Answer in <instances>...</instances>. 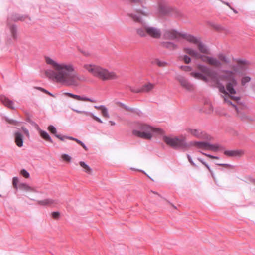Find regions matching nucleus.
Segmentation results:
<instances>
[{"mask_svg": "<svg viewBox=\"0 0 255 255\" xmlns=\"http://www.w3.org/2000/svg\"><path fill=\"white\" fill-rule=\"evenodd\" d=\"M183 51L186 54L196 59H200L202 62L210 66L219 68L230 63V58L223 53H220L216 57L201 54L197 51L190 47H184Z\"/></svg>", "mask_w": 255, "mask_h": 255, "instance_id": "7ed1b4c3", "label": "nucleus"}, {"mask_svg": "<svg viewBox=\"0 0 255 255\" xmlns=\"http://www.w3.org/2000/svg\"><path fill=\"white\" fill-rule=\"evenodd\" d=\"M59 215H60V213L58 212H53L52 213V216L54 219L58 218L59 216Z\"/></svg>", "mask_w": 255, "mask_h": 255, "instance_id": "8fccbe9b", "label": "nucleus"}, {"mask_svg": "<svg viewBox=\"0 0 255 255\" xmlns=\"http://www.w3.org/2000/svg\"><path fill=\"white\" fill-rule=\"evenodd\" d=\"M163 46L164 47L166 48L171 50H175L177 49L178 47L177 45L170 42L164 43L163 44Z\"/></svg>", "mask_w": 255, "mask_h": 255, "instance_id": "c85d7f7f", "label": "nucleus"}, {"mask_svg": "<svg viewBox=\"0 0 255 255\" xmlns=\"http://www.w3.org/2000/svg\"><path fill=\"white\" fill-rule=\"evenodd\" d=\"M36 88L38 89V90H40V91H42V92H44V93H46L49 94V95H50V96H51L52 97H54V95L52 93L48 92L46 90H45V89H43V88H42L41 87H37Z\"/></svg>", "mask_w": 255, "mask_h": 255, "instance_id": "49530a36", "label": "nucleus"}, {"mask_svg": "<svg viewBox=\"0 0 255 255\" xmlns=\"http://www.w3.org/2000/svg\"><path fill=\"white\" fill-rule=\"evenodd\" d=\"M7 121L10 123V124H14V125H16L17 123V121L14 120H13V119H7Z\"/></svg>", "mask_w": 255, "mask_h": 255, "instance_id": "3c124183", "label": "nucleus"}, {"mask_svg": "<svg viewBox=\"0 0 255 255\" xmlns=\"http://www.w3.org/2000/svg\"><path fill=\"white\" fill-rule=\"evenodd\" d=\"M224 3L228 5L231 9H233L232 7L229 5V4L228 3L224 2Z\"/></svg>", "mask_w": 255, "mask_h": 255, "instance_id": "69168bd1", "label": "nucleus"}, {"mask_svg": "<svg viewBox=\"0 0 255 255\" xmlns=\"http://www.w3.org/2000/svg\"><path fill=\"white\" fill-rule=\"evenodd\" d=\"M136 33L140 37H145L148 35L155 39H159L161 36V32L159 29L151 26H144L137 28Z\"/></svg>", "mask_w": 255, "mask_h": 255, "instance_id": "423d86ee", "label": "nucleus"}, {"mask_svg": "<svg viewBox=\"0 0 255 255\" xmlns=\"http://www.w3.org/2000/svg\"><path fill=\"white\" fill-rule=\"evenodd\" d=\"M109 123L110 124V125L111 126H114L115 125V122H113V121H109Z\"/></svg>", "mask_w": 255, "mask_h": 255, "instance_id": "0e129e2a", "label": "nucleus"}, {"mask_svg": "<svg viewBox=\"0 0 255 255\" xmlns=\"http://www.w3.org/2000/svg\"><path fill=\"white\" fill-rule=\"evenodd\" d=\"M177 80L179 82L181 86L188 91L194 90V87L193 84L190 83L188 80L181 75H178L176 77Z\"/></svg>", "mask_w": 255, "mask_h": 255, "instance_id": "9d476101", "label": "nucleus"}, {"mask_svg": "<svg viewBox=\"0 0 255 255\" xmlns=\"http://www.w3.org/2000/svg\"><path fill=\"white\" fill-rule=\"evenodd\" d=\"M188 159H189V162H190L191 163H192V164H193V165H194V163L192 162V161H191V159H190V157H189V156H188Z\"/></svg>", "mask_w": 255, "mask_h": 255, "instance_id": "338daca9", "label": "nucleus"}, {"mask_svg": "<svg viewBox=\"0 0 255 255\" xmlns=\"http://www.w3.org/2000/svg\"><path fill=\"white\" fill-rule=\"evenodd\" d=\"M250 64L247 60H239L237 64L232 65L229 69L222 71L221 79L227 81L226 88L224 86H219V90L222 93L221 96L223 99L224 103L228 106L234 107L237 112V116L242 120H249L250 117L243 110H240L236 106V103L240 100V97L236 96V91L235 87L237 85V77L240 74L247 70Z\"/></svg>", "mask_w": 255, "mask_h": 255, "instance_id": "f257e3e1", "label": "nucleus"}, {"mask_svg": "<svg viewBox=\"0 0 255 255\" xmlns=\"http://www.w3.org/2000/svg\"><path fill=\"white\" fill-rule=\"evenodd\" d=\"M182 33H180L175 30H166L164 34L166 39L174 40L179 39L182 37Z\"/></svg>", "mask_w": 255, "mask_h": 255, "instance_id": "9b49d317", "label": "nucleus"}, {"mask_svg": "<svg viewBox=\"0 0 255 255\" xmlns=\"http://www.w3.org/2000/svg\"><path fill=\"white\" fill-rule=\"evenodd\" d=\"M140 130H134L133 134L138 137L150 140L153 136V133H161V130L159 128H155L147 125H142L140 127Z\"/></svg>", "mask_w": 255, "mask_h": 255, "instance_id": "39448f33", "label": "nucleus"}, {"mask_svg": "<svg viewBox=\"0 0 255 255\" xmlns=\"http://www.w3.org/2000/svg\"><path fill=\"white\" fill-rule=\"evenodd\" d=\"M202 154L205 155V156L211 159H219V157H217V156H212V155H211L210 154H207L206 153H202Z\"/></svg>", "mask_w": 255, "mask_h": 255, "instance_id": "de8ad7c7", "label": "nucleus"}, {"mask_svg": "<svg viewBox=\"0 0 255 255\" xmlns=\"http://www.w3.org/2000/svg\"><path fill=\"white\" fill-rule=\"evenodd\" d=\"M78 95H75L73 94V96H72V98H73L74 99H76V100H78Z\"/></svg>", "mask_w": 255, "mask_h": 255, "instance_id": "4d7b16f0", "label": "nucleus"}, {"mask_svg": "<svg viewBox=\"0 0 255 255\" xmlns=\"http://www.w3.org/2000/svg\"><path fill=\"white\" fill-rule=\"evenodd\" d=\"M141 15H147L146 14L140 11L128 14V15L130 18H131L134 22L138 23H142V18L141 17Z\"/></svg>", "mask_w": 255, "mask_h": 255, "instance_id": "ddd939ff", "label": "nucleus"}, {"mask_svg": "<svg viewBox=\"0 0 255 255\" xmlns=\"http://www.w3.org/2000/svg\"><path fill=\"white\" fill-rule=\"evenodd\" d=\"M80 165L84 169V172L88 174L92 173V169L90 166L83 161L79 162Z\"/></svg>", "mask_w": 255, "mask_h": 255, "instance_id": "cd10ccee", "label": "nucleus"}, {"mask_svg": "<svg viewBox=\"0 0 255 255\" xmlns=\"http://www.w3.org/2000/svg\"><path fill=\"white\" fill-rule=\"evenodd\" d=\"M81 53H82L85 56H88L89 55V53L87 51H83V50H81L80 51Z\"/></svg>", "mask_w": 255, "mask_h": 255, "instance_id": "6e6d98bb", "label": "nucleus"}, {"mask_svg": "<svg viewBox=\"0 0 255 255\" xmlns=\"http://www.w3.org/2000/svg\"><path fill=\"white\" fill-rule=\"evenodd\" d=\"M78 101H90L91 102H94L95 101V100L93 98H88L85 96H78Z\"/></svg>", "mask_w": 255, "mask_h": 255, "instance_id": "2f4dec72", "label": "nucleus"}, {"mask_svg": "<svg viewBox=\"0 0 255 255\" xmlns=\"http://www.w3.org/2000/svg\"><path fill=\"white\" fill-rule=\"evenodd\" d=\"M18 182H19V179H18V177H14L13 178L12 184H13L14 187L16 189L18 188L17 184H18Z\"/></svg>", "mask_w": 255, "mask_h": 255, "instance_id": "ea45409f", "label": "nucleus"}, {"mask_svg": "<svg viewBox=\"0 0 255 255\" xmlns=\"http://www.w3.org/2000/svg\"><path fill=\"white\" fill-rule=\"evenodd\" d=\"M21 129L23 131L24 133L26 135V136L28 138H29L30 134L28 130L24 127H22Z\"/></svg>", "mask_w": 255, "mask_h": 255, "instance_id": "c03bdc74", "label": "nucleus"}, {"mask_svg": "<svg viewBox=\"0 0 255 255\" xmlns=\"http://www.w3.org/2000/svg\"><path fill=\"white\" fill-rule=\"evenodd\" d=\"M180 69L184 71H191L192 70L191 67L188 66H181Z\"/></svg>", "mask_w": 255, "mask_h": 255, "instance_id": "79ce46f5", "label": "nucleus"}, {"mask_svg": "<svg viewBox=\"0 0 255 255\" xmlns=\"http://www.w3.org/2000/svg\"><path fill=\"white\" fill-rule=\"evenodd\" d=\"M84 67L93 75H96V67L94 65L85 64Z\"/></svg>", "mask_w": 255, "mask_h": 255, "instance_id": "bb28decb", "label": "nucleus"}, {"mask_svg": "<svg viewBox=\"0 0 255 255\" xmlns=\"http://www.w3.org/2000/svg\"><path fill=\"white\" fill-rule=\"evenodd\" d=\"M131 1L135 3H140L141 2V0H131Z\"/></svg>", "mask_w": 255, "mask_h": 255, "instance_id": "864d4df0", "label": "nucleus"}, {"mask_svg": "<svg viewBox=\"0 0 255 255\" xmlns=\"http://www.w3.org/2000/svg\"><path fill=\"white\" fill-rule=\"evenodd\" d=\"M97 112L106 119L109 118L110 117L108 109L104 106H97Z\"/></svg>", "mask_w": 255, "mask_h": 255, "instance_id": "a211bd4d", "label": "nucleus"}, {"mask_svg": "<svg viewBox=\"0 0 255 255\" xmlns=\"http://www.w3.org/2000/svg\"><path fill=\"white\" fill-rule=\"evenodd\" d=\"M251 80V78L249 76H245L242 78L241 80V84L242 85H244L246 83L250 82Z\"/></svg>", "mask_w": 255, "mask_h": 255, "instance_id": "4c0bfd02", "label": "nucleus"}, {"mask_svg": "<svg viewBox=\"0 0 255 255\" xmlns=\"http://www.w3.org/2000/svg\"><path fill=\"white\" fill-rule=\"evenodd\" d=\"M45 61L54 70L52 71L53 78L64 86L77 87L79 81L84 80V77L75 71L74 65L71 63H59L49 57H45Z\"/></svg>", "mask_w": 255, "mask_h": 255, "instance_id": "f03ea898", "label": "nucleus"}, {"mask_svg": "<svg viewBox=\"0 0 255 255\" xmlns=\"http://www.w3.org/2000/svg\"><path fill=\"white\" fill-rule=\"evenodd\" d=\"M0 100L5 106H7V107L12 109H14V103L13 101L9 100L5 96H0Z\"/></svg>", "mask_w": 255, "mask_h": 255, "instance_id": "6ab92c4d", "label": "nucleus"}, {"mask_svg": "<svg viewBox=\"0 0 255 255\" xmlns=\"http://www.w3.org/2000/svg\"><path fill=\"white\" fill-rule=\"evenodd\" d=\"M25 17H24L23 16H20L19 14H15L12 16V19L14 21H17V20H21L22 21V20H24Z\"/></svg>", "mask_w": 255, "mask_h": 255, "instance_id": "c9c22d12", "label": "nucleus"}, {"mask_svg": "<svg viewBox=\"0 0 255 255\" xmlns=\"http://www.w3.org/2000/svg\"><path fill=\"white\" fill-rule=\"evenodd\" d=\"M61 158L63 159V160L68 162H70L72 159L71 157L67 154H63L61 156Z\"/></svg>", "mask_w": 255, "mask_h": 255, "instance_id": "f704fd0d", "label": "nucleus"}, {"mask_svg": "<svg viewBox=\"0 0 255 255\" xmlns=\"http://www.w3.org/2000/svg\"><path fill=\"white\" fill-rule=\"evenodd\" d=\"M182 59L186 64H189L191 61V58L187 55H184L182 57Z\"/></svg>", "mask_w": 255, "mask_h": 255, "instance_id": "58836bf2", "label": "nucleus"}, {"mask_svg": "<svg viewBox=\"0 0 255 255\" xmlns=\"http://www.w3.org/2000/svg\"><path fill=\"white\" fill-rule=\"evenodd\" d=\"M185 131L190 135L197 138L210 140L211 137L200 129L187 128Z\"/></svg>", "mask_w": 255, "mask_h": 255, "instance_id": "1a4fd4ad", "label": "nucleus"}, {"mask_svg": "<svg viewBox=\"0 0 255 255\" xmlns=\"http://www.w3.org/2000/svg\"><path fill=\"white\" fill-rule=\"evenodd\" d=\"M190 75L195 78L201 80L205 82H208L209 81H210L209 77H208L207 76L205 75L203 73H201L199 72H191L190 73Z\"/></svg>", "mask_w": 255, "mask_h": 255, "instance_id": "aec40b11", "label": "nucleus"}, {"mask_svg": "<svg viewBox=\"0 0 255 255\" xmlns=\"http://www.w3.org/2000/svg\"><path fill=\"white\" fill-rule=\"evenodd\" d=\"M81 145L83 147V148L85 150H88V148H87V146H86V145L84 143H83L82 144H81Z\"/></svg>", "mask_w": 255, "mask_h": 255, "instance_id": "bf43d9fd", "label": "nucleus"}, {"mask_svg": "<svg viewBox=\"0 0 255 255\" xmlns=\"http://www.w3.org/2000/svg\"><path fill=\"white\" fill-rule=\"evenodd\" d=\"M21 174L25 178H28L30 176L29 173L24 169L21 170L20 172Z\"/></svg>", "mask_w": 255, "mask_h": 255, "instance_id": "a19ab883", "label": "nucleus"}, {"mask_svg": "<svg viewBox=\"0 0 255 255\" xmlns=\"http://www.w3.org/2000/svg\"><path fill=\"white\" fill-rule=\"evenodd\" d=\"M68 139L75 141L77 143H78V144H79L80 145L82 144L83 143L82 141H80L78 139L74 138L73 137H68Z\"/></svg>", "mask_w": 255, "mask_h": 255, "instance_id": "09e8293b", "label": "nucleus"}, {"mask_svg": "<svg viewBox=\"0 0 255 255\" xmlns=\"http://www.w3.org/2000/svg\"><path fill=\"white\" fill-rule=\"evenodd\" d=\"M219 145L218 144H210L209 143V147L208 150H211L213 151H216L219 149Z\"/></svg>", "mask_w": 255, "mask_h": 255, "instance_id": "72a5a7b5", "label": "nucleus"}, {"mask_svg": "<svg viewBox=\"0 0 255 255\" xmlns=\"http://www.w3.org/2000/svg\"><path fill=\"white\" fill-rule=\"evenodd\" d=\"M186 137L181 136L180 137H169L164 136L163 141L168 146L174 148L188 149L190 147L189 143L186 142Z\"/></svg>", "mask_w": 255, "mask_h": 255, "instance_id": "20e7f679", "label": "nucleus"}, {"mask_svg": "<svg viewBox=\"0 0 255 255\" xmlns=\"http://www.w3.org/2000/svg\"><path fill=\"white\" fill-rule=\"evenodd\" d=\"M199 160L200 161V162L202 164H203L205 166H206V165H207V164L204 162L203 160H201V159H199Z\"/></svg>", "mask_w": 255, "mask_h": 255, "instance_id": "e2e57ef3", "label": "nucleus"}, {"mask_svg": "<svg viewBox=\"0 0 255 255\" xmlns=\"http://www.w3.org/2000/svg\"><path fill=\"white\" fill-rule=\"evenodd\" d=\"M20 190H24L27 192H36L37 191L32 187L29 186L26 183H21L18 186Z\"/></svg>", "mask_w": 255, "mask_h": 255, "instance_id": "b1692460", "label": "nucleus"}, {"mask_svg": "<svg viewBox=\"0 0 255 255\" xmlns=\"http://www.w3.org/2000/svg\"><path fill=\"white\" fill-rule=\"evenodd\" d=\"M182 38L186 40L187 41L190 43L196 44L199 41V39L194 37V36L185 33H182Z\"/></svg>", "mask_w": 255, "mask_h": 255, "instance_id": "2eb2a0df", "label": "nucleus"}, {"mask_svg": "<svg viewBox=\"0 0 255 255\" xmlns=\"http://www.w3.org/2000/svg\"><path fill=\"white\" fill-rule=\"evenodd\" d=\"M212 27L216 30L219 32H223L225 34L229 33V30L225 27L222 26L221 25L214 24L212 25Z\"/></svg>", "mask_w": 255, "mask_h": 255, "instance_id": "a878e982", "label": "nucleus"}, {"mask_svg": "<svg viewBox=\"0 0 255 255\" xmlns=\"http://www.w3.org/2000/svg\"><path fill=\"white\" fill-rule=\"evenodd\" d=\"M81 145L83 147V148L85 150H88V148H87V146H86V145L84 143H83L82 144H81Z\"/></svg>", "mask_w": 255, "mask_h": 255, "instance_id": "13d9d810", "label": "nucleus"}, {"mask_svg": "<svg viewBox=\"0 0 255 255\" xmlns=\"http://www.w3.org/2000/svg\"><path fill=\"white\" fill-rule=\"evenodd\" d=\"M155 86V84L147 82L143 84L140 88L132 90V91L134 93H148L151 92Z\"/></svg>", "mask_w": 255, "mask_h": 255, "instance_id": "f8f14e48", "label": "nucleus"}, {"mask_svg": "<svg viewBox=\"0 0 255 255\" xmlns=\"http://www.w3.org/2000/svg\"><path fill=\"white\" fill-rule=\"evenodd\" d=\"M38 202L39 204L41 205H53L56 204L58 201L56 200L48 198L38 201Z\"/></svg>", "mask_w": 255, "mask_h": 255, "instance_id": "4be33fe9", "label": "nucleus"}, {"mask_svg": "<svg viewBox=\"0 0 255 255\" xmlns=\"http://www.w3.org/2000/svg\"><path fill=\"white\" fill-rule=\"evenodd\" d=\"M217 165L222 166L223 167H226V168L229 167L230 166V165H229L228 164H217Z\"/></svg>", "mask_w": 255, "mask_h": 255, "instance_id": "603ef678", "label": "nucleus"}, {"mask_svg": "<svg viewBox=\"0 0 255 255\" xmlns=\"http://www.w3.org/2000/svg\"><path fill=\"white\" fill-rule=\"evenodd\" d=\"M244 152L242 150H227L224 151V154L228 157H240L243 155Z\"/></svg>", "mask_w": 255, "mask_h": 255, "instance_id": "4468645a", "label": "nucleus"}, {"mask_svg": "<svg viewBox=\"0 0 255 255\" xmlns=\"http://www.w3.org/2000/svg\"><path fill=\"white\" fill-rule=\"evenodd\" d=\"M48 129L51 133L54 134L55 136V134H57V129L54 126H53L52 125L49 126L48 127Z\"/></svg>", "mask_w": 255, "mask_h": 255, "instance_id": "e433bc0d", "label": "nucleus"}, {"mask_svg": "<svg viewBox=\"0 0 255 255\" xmlns=\"http://www.w3.org/2000/svg\"><path fill=\"white\" fill-rule=\"evenodd\" d=\"M39 132L40 135L43 139H44L45 140L49 141L51 143H53L52 139H51V137L46 131L41 129H39Z\"/></svg>", "mask_w": 255, "mask_h": 255, "instance_id": "393cba45", "label": "nucleus"}, {"mask_svg": "<svg viewBox=\"0 0 255 255\" xmlns=\"http://www.w3.org/2000/svg\"><path fill=\"white\" fill-rule=\"evenodd\" d=\"M97 78L103 81H108L117 79L119 76L113 71H109L106 69L97 66Z\"/></svg>", "mask_w": 255, "mask_h": 255, "instance_id": "6e6552de", "label": "nucleus"}, {"mask_svg": "<svg viewBox=\"0 0 255 255\" xmlns=\"http://www.w3.org/2000/svg\"><path fill=\"white\" fill-rule=\"evenodd\" d=\"M197 68L203 74L209 77L210 81L216 84L218 88L219 86H223L219 82V79H221L220 76L218 77L215 71L211 70L207 67L201 64L197 65Z\"/></svg>", "mask_w": 255, "mask_h": 255, "instance_id": "0eeeda50", "label": "nucleus"}, {"mask_svg": "<svg viewBox=\"0 0 255 255\" xmlns=\"http://www.w3.org/2000/svg\"><path fill=\"white\" fill-rule=\"evenodd\" d=\"M190 147L191 146H194L198 148L201 149L203 150H208L209 143L206 142H193L189 143Z\"/></svg>", "mask_w": 255, "mask_h": 255, "instance_id": "dca6fc26", "label": "nucleus"}, {"mask_svg": "<svg viewBox=\"0 0 255 255\" xmlns=\"http://www.w3.org/2000/svg\"><path fill=\"white\" fill-rule=\"evenodd\" d=\"M64 94L65 95L68 96L69 97H70L71 98L72 97V96L73 95V94H72L71 93H69V92L64 93Z\"/></svg>", "mask_w": 255, "mask_h": 255, "instance_id": "5fc2aeb1", "label": "nucleus"}, {"mask_svg": "<svg viewBox=\"0 0 255 255\" xmlns=\"http://www.w3.org/2000/svg\"><path fill=\"white\" fill-rule=\"evenodd\" d=\"M166 13L169 14H173L176 16H181L182 14L180 11H179L176 8L171 7H166Z\"/></svg>", "mask_w": 255, "mask_h": 255, "instance_id": "412c9836", "label": "nucleus"}, {"mask_svg": "<svg viewBox=\"0 0 255 255\" xmlns=\"http://www.w3.org/2000/svg\"><path fill=\"white\" fill-rule=\"evenodd\" d=\"M153 63L160 67H164L168 65V63L165 61L160 60L158 59H156L154 60Z\"/></svg>", "mask_w": 255, "mask_h": 255, "instance_id": "c756f323", "label": "nucleus"}, {"mask_svg": "<svg viewBox=\"0 0 255 255\" xmlns=\"http://www.w3.org/2000/svg\"><path fill=\"white\" fill-rule=\"evenodd\" d=\"M15 142L19 147H21L23 145V137L21 133L16 132L14 134Z\"/></svg>", "mask_w": 255, "mask_h": 255, "instance_id": "f3484780", "label": "nucleus"}, {"mask_svg": "<svg viewBox=\"0 0 255 255\" xmlns=\"http://www.w3.org/2000/svg\"><path fill=\"white\" fill-rule=\"evenodd\" d=\"M55 137L59 139L61 141H64L65 139H68V137H72L71 136H62L59 134H55Z\"/></svg>", "mask_w": 255, "mask_h": 255, "instance_id": "37998d69", "label": "nucleus"}, {"mask_svg": "<svg viewBox=\"0 0 255 255\" xmlns=\"http://www.w3.org/2000/svg\"><path fill=\"white\" fill-rule=\"evenodd\" d=\"M10 31L11 35L14 38H16V31L17 29L14 25H12L9 26Z\"/></svg>", "mask_w": 255, "mask_h": 255, "instance_id": "473e14b6", "label": "nucleus"}, {"mask_svg": "<svg viewBox=\"0 0 255 255\" xmlns=\"http://www.w3.org/2000/svg\"><path fill=\"white\" fill-rule=\"evenodd\" d=\"M196 45L201 53L208 54V49L207 48L206 46L200 41V40Z\"/></svg>", "mask_w": 255, "mask_h": 255, "instance_id": "5701e85b", "label": "nucleus"}, {"mask_svg": "<svg viewBox=\"0 0 255 255\" xmlns=\"http://www.w3.org/2000/svg\"><path fill=\"white\" fill-rule=\"evenodd\" d=\"M205 167L207 168V169L209 170V171L210 172L211 175V176L213 178L214 180L215 181H216V178H215V176L212 171V170L211 169V168H210V167L208 166V164L206 165Z\"/></svg>", "mask_w": 255, "mask_h": 255, "instance_id": "a18cd8bd", "label": "nucleus"}, {"mask_svg": "<svg viewBox=\"0 0 255 255\" xmlns=\"http://www.w3.org/2000/svg\"><path fill=\"white\" fill-rule=\"evenodd\" d=\"M72 109V110L76 112V113H82L86 116H92L94 119H96V116L94 115V114H93L90 112L80 111V110L74 109Z\"/></svg>", "mask_w": 255, "mask_h": 255, "instance_id": "7c9ffc66", "label": "nucleus"}, {"mask_svg": "<svg viewBox=\"0 0 255 255\" xmlns=\"http://www.w3.org/2000/svg\"><path fill=\"white\" fill-rule=\"evenodd\" d=\"M81 145L83 147V148L85 150H88V148H87V146H86V145L84 143H83L82 144H81Z\"/></svg>", "mask_w": 255, "mask_h": 255, "instance_id": "052dcab7", "label": "nucleus"}, {"mask_svg": "<svg viewBox=\"0 0 255 255\" xmlns=\"http://www.w3.org/2000/svg\"><path fill=\"white\" fill-rule=\"evenodd\" d=\"M96 120H97V122H99L100 123H103V121L101 120V119L100 118H99V117H97V119H96Z\"/></svg>", "mask_w": 255, "mask_h": 255, "instance_id": "680f3d73", "label": "nucleus"}]
</instances>
